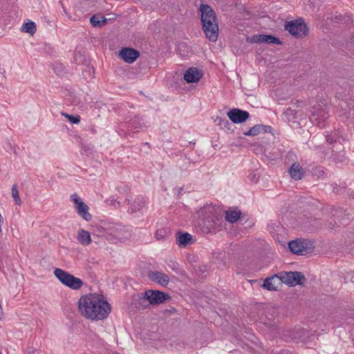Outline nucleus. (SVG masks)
<instances>
[{
  "label": "nucleus",
  "instance_id": "14",
  "mask_svg": "<svg viewBox=\"0 0 354 354\" xmlns=\"http://www.w3.org/2000/svg\"><path fill=\"white\" fill-rule=\"evenodd\" d=\"M147 276L151 281L164 287L167 286L169 282V277L162 272L149 271Z\"/></svg>",
  "mask_w": 354,
  "mask_h": 354
},
{
  "label": "nucleus",
  "instance_id": "8",
  "mask_svg": "<svg viewBox=\"0 0 354 354\" xmlns=\"http://www.w3.org/2000/svg\"><path fill=\"white\" fill-rule=\"evenodd\" d=\"M290 251L297 255H306L311 253L314 246L312 242L304 239H297L288 243Z\"/></svg>",
  "mask_w": 354,
  "mask_h": 354
},
{
  "label": "nucleus",
  "instance_id": "43",
  "mask_svg": "<svg viewBox=\"0 0 354 354\" xmlns=\"http://www.w3.org/2000/svg\"><path fill=\"white\" fill-rule=\"evenodd\" d=\"M292 351H287L286 353H280L279 354H292Z\"/></svg>",
  "mask_w": 354,
  "mask_h": 354
},
{
  "label": "nucleus",
  "instance_id": "7",
  "mask_svg": "<svg viewBox=\"0 0 354 354\" xmlns=\"http://www.w3.org/2000/svg\"><path fill=\"white\" fill-rule=\"evenodd\" d=\"M284 28L295 38L306 37L308 35L309 31L306 23L301 18L286 21L284 25Z\"/></svg>",
  "mask_w": 354,
  "mask_h": 354
},
{
  "label": "nucleus",
  "instance_id": "45",
  "mask_svg": "<svg viewBox=\"0 0 354 354\" xmlns=\"http://www.w3.org/2000/svg\"><path fill=\"white\" fill-rule=\"evenodd\" d=\"M350 196H353V198H354V191H352L350 194H349Z\"/></svg>",
  "mask_w": 354,
  "mask_h": 354
},
{
  "label": "nucleus",
  "instance_id": "11",
  "mask_svg": "<svg viewBox=\"0 0 354 354\" xmlns=\"http://www.w3.org/2000/svg\"><path fill=\"white\" fill-rule=\"evenodd\" d=\"M227 115L234 124L243 123L250 118V113L248 111L236 108L230 109L227 112Z\"/></svg>",
  "mask_w": 354,
  "mask_h": 354
},
{
  "label": "nucleus",
  "instance_id": "31",
  "mask_svg": "<svg viewBox=\"0 0 354 354\" xmlns=\"http://www.w3.org/2000/svg\"><path fill=\"white\" fill-rule=\"evenodd\" d=\"M332 158L335 163L343 162L345 160L344 153L333 151Z\"/></svg>",
  "mask_w": 354,
  "mask_h": 354
},
{
  "label": "nucleus",
  "instance_id": "23",
  "mask_svg": "<svg viewBox=\"0 0 354 354\" xmlns=\"http://www.w3.org/2000/svg\"><path fill=\"white\" fill-rule=\"evenodd\" d=\"M21 31L24 32H27L30 34L31 35H33L36 32V24L35 22L32 21H29L26 23H24L21 28Z\"/></svg>",
  "mask_w": 354,
  "mask_h": 354
},
{
  "label": "nucleus",
  "instance_id": "1",
  "mask_svg": "<svg viewBox=\"0 0 354 354\" xmlns=\"http://www.w3.org/2000/svg\"><path fill=\"white\" fill-rule=\"evenodd\" d=\"M78 308L84 317L92 320H102L111 310V305L95 294L82 296L78 301Z\"/></svg>",
  "mask_w": 354,
  "mask_h": 354
},
{
  "label": "nucleus",
  "instance_id": "29",
  "mask_svg": "<svg viewBox=\"0 0 354 354\" xmlns=\"http://www.w3.org/2000/svg\"><path fill=\"white\" fill-rule=\"evenodd\" d=\"M62 115L67 118L72 124H77L80 122V116L79 115H69L64 112H62Z\"/></svg>",
  "mask_w": 354,
  "mask_h": 354
},
{
  "label": "nucleus",
  "instance_id": "19",
  "mask_svg": "<svg viewBox=\"0 0 354 354\" xmlns=\"http://www.w3.org/2000/svg\"><path fill=\"white\" fill-rule=\"evenodd\" d=\"M77 239L83 245H88L91 243L90 233L84 230H80L78 231Z\"/></svg>",
  "mask_w": 354,
  "mask_h": 354
},
{
  "label": "nucleus",
  "instance_id": "28",
  "mask_svg": "<svg viewBox=\"0 0 354 354\" xmlns=\"http://www.w3.org/2000/svg\"><path fill=\"white\" fill-rule=\"evenodd\" d=\"M11 193L15 204L17 205H20L21 203V200L19 197V191L17 189V186L16 185H12L11 189Z\"/></svg>",
  "mask_w": 354,
  "mask_h": 354
},
{
  "label": "nucleus",
  "instance_id": "34",
  "mask_svg": "<svg viewBox=\"0 0 354 354\" xmlns=\"http://www.w3.org/2000/svg\"><path fill=\"white\" fill-rule=\"evenodd\" d=\"M328 117V115H326V113H323L321 115H318V118H316V120H317V125L322 128L324 127V122H325V120L327 119Z\"/></svg>",
  "mask_w": 354,
  "mask_h": 354
},
{
  "label": "nucleus",
  "instance_id": "24",
  "mask_svg": "<svg viewBox=\"0 0 354 354\" xmlns=\"http://www.w3.org/2000/svg\"><path fill=\"white\" fill-rule=\"evenodd\" d=\"M218 122V124L221 127V128L225 131H233L232 129V122H229L226 118H217L216 120Z\"/></svg>",
  "mask_w": 354,
  "mask_h": 354
},
{
  "label": "nucleus",
  "instance_id": "39",
  "mask_svg": "<svg viewBox=\"0 0 354 354\" xmlns=\"http://www.w3.org/2000/svg\"><path fill=\"white\" fill-rule=\"evenodd\" d=\"M155 237L157 240H162L164 239V235L162 233V230H158L155 233Z\"/></svg>",
  "mask_w": 354,
  "mask_h": 354
},
{
  "label": "nucleus",
  "instance_id": "50",
  "mask_svg": "<svg viewBox=\"0 0 354 354\" xmlns=\"http://www.w3.org/2000/svg\"><path fill=\"white\" fill-rule=\"evenodd\" d=\"M145 145H146V146H148V145H149V143H148V142H146V143H145Z\"/></svg>",
  "mask_w": 354,
  "mask_h": 354
},
{
  "label": "nucleus",
  "instance_id": "2",
  "mask_svg": "<svg viewBox=\"0 0 354 354\" xmlns=\"http://www.w3.org/2000/svg\"><path fill=\"white\" fill-rule=\"evenodd\" d=\"M199 220L198 226L206 234L216 233L221 230L223 214L218 207L212 205H205L198 212Z\"/></svg>",
  "mask_w": 354,
  "mask_h": 354
},
{
  "label": "nucleus",
  "instance_id": "21",
  "mask_svg": "<svg viewBox=\"0 0 354 354\" xmlns=\"http://www.w3.org/2000/svg\"><path fill=\"white\" fill-rule=\"evenodd\" d=\"M241 211L230 209L225 212V220L230 223H234L241 218Z\"/></svg>",
  "mask_w": 354,
  "mask_h": 354
},
{
  "label": "nucleus",
  "instance_id": "6",
  "mask_svg": "<svg viewBox=\"0 0 354 354\" xmlns=\"http://www.w3.org/2000/svg\"><path fill=\"white\" fill-rule=\"evenodd\" d=\"M54 274L62 284L71 289L79 290L83 286L82 279L61 268L55 269Z\"/></svg>",
  "mask_w": 354,
  "mask_h": 354
},
{
  "label": "nucleus",
  "instance_id": "17",
  "mask_svg": "<svg viewBox=\"0 0 354 354\" xmlns=\"http://www.w3.org/2000/svg\"><path fill=\"white\" fill-rule=\"evenodd\" d=\"M75 207L77 214L85 221H90L92 219V215L88 212V206L85 203H79Z\"/></svg>",
  "mask_w": 354,
  "mask_h": 354
},
{
  "label": "nucleus",
  "instance_id": "4",
  "mask_svg": "<svg viewBox=\"0 0 354 354\" xmlns=\"http://www.w3.org/2000/svg\"><path fill=\"white\" fill-rule=\"evenodd\" d=\"M326 212L330 216L332 221H328L326 225L330 230H335L337 227L341 225H346L353 218V212L352 209L330 206L326 208Z\"/></svg>",
  "mask_w": 354,
  "mask_h": 354
},
{
  "label": "nucleus",
  "instance_id": "15",
  "mask_svg": "<svg viewBox=\"0 0 354 354\" xmlns=\"http://www.w3.org/2000/svg\"><path fill=\"white\" fill-rule=\"evenodd\" d=\"M194 241L192 235L187 232L183 233L178 231L176 233V243L180 248H186L188 245L193 244Z\"/></svg>",
  "mask_w": 354,
  "mask_h": 354
},
{
  "label": "nucleus",
  "instance_id": "38",
  "mask_svg": "<svg viewBox=\"0 0 354 354\" xmlns=\"http://www.w3.org/2000/svg\"><path fill=\"white\" fill-rule=\"evenodd\" d=\"M248 178H250V180L252 182H257L259 179V176H257L254 172L250 171L248 176Z\"/></svg>",
  "mask_w": 354,
  "mask_h": 354
},
{
  "label": "nucleus",
  "instance_id": "22",
  "mask_svg": "<svg viewBox=\"0 0 354 354\" xmlns=\"http://www.w3.org/2000/svg\"><path fill=\"white\" fill-rule=\"evenodd\" d=\"M90 22L93 27L100 28L106 24L107 19L104 17H99L94 15L90 18Z\"/></svg>",
  "mask_w": 354,
  "mask_h": 354
},
{
  "label": "nucleus",
  "instance_id": "16",
  "mask_svg": "<svg viewBox=\"0 0 354 354\" xmlns=\"http://www.w3.org/2000/svg\"><path fill=\"white\" fill-rule=\"evenodd\" d=\"M289 174L292 179L299 180L304 176L305 171L297 162H295L289 169Z\"/></svg>",
  "mask_w": 354,
  "mask_h": 354
},
{
  "label": "nucleus",
  "instance_id": "12",
  "mask_svg": "<svg viewBox=\"0 0 354 354\" xmlns=\"http://www.w3.org/2000/svg\"><path fill=\"white\" fill-rule=\"evenodd\" d=\"M119 55L126 63L131 64L140 57V54L136 49L125 47L120 50Z\"/></svg>",
  "mask_w": 354,
  "mask_h": 354
},
{
  "label": "nucleus",
  "instance_id": "33",
  "mask_svg": "<svg viewBox=\"0 0 354 354\" xmlns=\"http://www.w3.org/2000/svg\"><path fill=\"white\" fill-rule=\"evenodd\" d=\"M297 157L296 156V154L295 153H293L292 151H289L288 152L286 156V158H285V162L286 163H289L290 162H297Z\"/></svg>",
  "mask_w": 354,
  "mask_h": 354
},
{
  "label": "nucleus",
  "instance_id": "13",
  "mask_svg": "<svg viewBox=\"0 0 354 354\" xmlns=\"http://www.w3.org/2000/svg\"><path fill=\"white\" fill-rule=\"evenodd\" d=\"M203 75L201 69L196 67H190L184 73V80L187 83H197Z\"/></svg>",
  "mask_w": 354,
  "mask_h": 354
},
{
  "label": "nucleus",
  "instance_id": "26",
  "mask_svg": "<svg viewBox=\"0 0 354 354\" xmlns=\"http://www.w3.org/2000/svg\"><path fill=\"white\" fill-rule=\"evenodd\" d=\"M261 124H256L254 127H251L248 131L245 132L243 134L247 136H254L259 134L261 132Z\"/></svg>",
  "mask_w": 354,
  "mask_h": 354
},
{
  "label": "nucleus",
  "instance_id": "25",
  "mask_svg": "<svg viewBox=\"0 0 354 354\" xmlns=\"http://www.w3.org/2000/svg\"><path fill=\"white\" fill-rule=\"evenodd\" d=\"M168 267L177 274L183 275L184 270L180 267V264L175 261L169 260L167 262Z\"/></svg>",
  "mask_w": 354,
  "mask_h": 354
},
{
  "label": "nucleus",
  "instance_id": "10",
  "mask_svg": "<svg viewBox=\"0 0 354 354\" xmlns=\"http://www.w3.org/2000/svg\"><path fill=\"white\" fill-rule=\"evenodd\" d=\"M247 41L252 44L266 43L268 44H282V41L272 35H256L252 37H248Z\"/></svg>",
  "mask_w": 354,
  "mask_h": 354
},
{
  "label": "nucleus",
  "instance_id": "49",
  "mask_svg": "<svg viewBox=\"0 0 354 354\" xmlns=\"http://www.w3.org/2000/svg\"><path fill=\"white\" fill-rule=\"evenodd\" d=\"M78 54H79V53H76V54H75V58L76 59H77V57Z\"/></svg>",
  "mask_w": 354,
  "mask_h": 354
},
{
  "label": "nucleus",
  "instance_id": "27",
  "mask_svg": "<svg viewBox=\"0 0 354 354\" xmlns=\"http://www.w3.org/2000/svg\"><path fill=\"white\" fill-rule=\"evenodd\" d=\"M269 279H272V283L274 284V290H277L279 286H281L282 283V276H280V272L274 274L273 276L269 277Z\"/></svg>",
  "mask_w": 354,
  "mask_h": 354
},
{
  "label": "nucleus",
  "instance_id": "36",
  "mask_svg": "<svg viewBox=\"0 0 354 354\" xmlns=\"http://www.w3.org/2000/svg\"><path fill=\"white\" fill-rule=\"evenodd\" d=\"M71 199L74 203L75 205H77L79 203H82V201L77 194H73L71 195Z\"/></svg>",
  "mask_w": 354,
  "mask_h": 354
},
{
  "label": "nucleus",
  "instance_id": "44",
  "mask_svg": "<svg viewBox=\"0 0 354 354\" xmlns=\"http://www.w3.org/2000/svg\"><path fill=\"white\" fill-rule=\"evenodd\" d=\"M333 192H335V193H338V188L337 187H334Z\"/></svg>",
  "mask_w": 354,
  "mask_h": 354
},
{
  "label": "nucleus",
  "instance_id": "30",
  "mask_svg": "<svg viewBox=\"0 0 354 354\" xmlns=\"http://www.w3.org/2000/svg\"><path fill=\"white\" fill-rule=\"evenodd\" d=\"M311 173L313 176L320 178L325 174L324 168L322 166H316L312 169Z\"/></svg>",
  "mask_w": 354,
  "mask_h": 354
},
{
  "label": "nucleus",
  "instance_id": "20",
  "mask_svg": "<svg viewBox=\"0 0 354 354\" xmlns=\"http://www.w3.org/2000/svg\"><path fill=\"white\" fill-rule=\"evenodd\" d=\"M127 127L129 130L133 131H138L139 129H142V124L140 122V118L135 116L133 118L129 120L127 122Z\"/></svg>",
  "mask_w": 354,
  "mask_h": 354
},
{
  "label": "nucleus",
  "instance_id": "46",
  "mask_svg": "<svg viewBox=\"0 0 354 354\" xmlns=\"http://www.w3.org/2000/svg\"><path fill=\"white\" fill-rule=\"evenodd\" d=\"M176 311V309L174 308H171L170 310H169V312L172 313V312H175Z\"/></svg>",
  "mask_w": 354,
  "mask_h": 354
},
{
  "label": "nucleus",
  "instance_id": "35",
  "mask_svg": "<svg viewBox=\"0 0 354 354\" xmlns=\"http://www.w3.org/2000/svg\"><path fill=\"white\" fill-rule=\"evenodd\" d=\"M325 138L327 142H328L330 145L335 143L337 140L336 135L331 134L329 132L326 133Z\"/></svg>",
  "mask_w": 354,
  "mask_h": 354
},
{
  "label": "nucleus",
  "instance_id": "9",
  "mask_svg": "<svg viewBox=\"0 0 354 354\" xmlns=\"http://www.w3.org/2000/svg\"><path fill=\"white\" fill-rule=\"evenodd\" d=\"M280 276H282V282L290 287L303 285L306 281L304 274L297 271L281 272Z\"/></svg>",
  "mask_w": 354,
  "mask_h": 354
},
{
  "label": "nucleus",
  "instance_id": "18",
  "mask_svg": "<svg viewBox=\"0 0 354 354\" xmlns=\"http://www.w3.org/2000/svg\"><path fill=\"white\" fill-rule=\"evenodd\" d=\"M126 201H127V203L129 205H131V207L130 208L131 213H135V212H137L141 210L142 208L145 205V198L141 196L136 197L134 199L133 203H131V200L129 198H127Z\"/></svg>",
  "mask_w": 354,
  "mask_h": 354
},
{
  "label": "nucleus",
  "instance_id": "48",
  "mask_svg": "<svg viewBox=\"0 0 354 354\" xmlns=\"http://www.w3.org/2000/svg\"><path fill=\"white\" fill-rule=\"evenodd\" d=\"M124 189H125L127 191L129 190V187H124Z\"/></svg>",
  "mask_w": 354,
  "mask_h": 354
},
{
  "label": "nucleus",
  "instance_id": "32",
  "mask_svg": "<svg viewBox=\"0 0 354 354\" xmlns=\"http://www.w3.org/2000/svg\"><path fill=\"white\" fill-rule=\"evenodd\" d=\"M272 279H269V277L266 278L263 281L262 287L268 290H274V284L272 283Z\"/></svg>",
  "mask_w": 354,
  "mask_h": 354
},
{
  "label": "nucleus",
  "instance_id": "41",
  "mask_svg": "<svg viewBox=\"0 0 354 354\" xmlns=\"http://www.w3.org/2000/svg\"><path fill=\"white\" fill-rule=\"evenodd\" d=\"M35 351V349H33L32 348H28L27 353L28 354H33Z\"/></svg>",
  "mask_w": 354,
  "mask_h": 354
},
{
  "label": "nucleus",
  "instance_id": "3",
  "mask_svg": "<svg viewBox=\"0 0 354 354\" xmlns=\"http://www.w3.org/2000/svg\"><path fill=\"white\" fill-rule=\"evenodd\" d=\"M200 12L203 30L205 37L212 42L216 41L219 28L216 12L207 4H201Z\"/></svg>",
  "mask_w": 354,
  "mask_h": 354
},
{
  "label": "nucleus",
  "instance_id": "5",
  "mask_svg": "<svg viewBox=\"0 0 354 354\" xmlns=\"http://www.w3.org/2000/svg\"><path fill=\"white\" fill-rule=\"evenodd\" d=\"M171 299L169 295L160 290H147L141 296L138 295V305L142 308L147 307L144 303L148 301L149 304L158 305Z\"/></svg>",
  "mask_w": 354,
  "mask_h": 354
},
{
  "label": "nucleus",
  "instance_id": "42",
  "mask_svg": "<svg viewBox=\"0 0 354 354\" xmlns=\"http://www.w3.org/2000/svg\"><path fill=\"white\" fill-rule=\"evenodd\" d=\"M59 4L61 5V6L63 8V11H64V12H66V9H65V8H64V4H63L62 1H59Z\"/></svg>",
  "mask_w": 354,
  "mask_h": 354
},
{
  "label": "nucleus",
  "instance_id": "47",
  "mask_svg": "<svg viewBox=\"0 0 354 354\" xmlns=\"http://www.w3.org/2000/svg\"><path fill=\"white\" fill-rule=\"evenodd\" d=\"M91 131H92V133H95V129H93Z\"/></svg>",
  "mask_w": 354,
  "mask_h": 354
},
{
  "label": "nucleus",
  "instance_id": "40",
  "mask_svg": "<svg viewBox=\"0 0 354 354\" xmlns=\"http://www.w3.org/2000/svg\"><path fill=\"white\" fill-rule=\"evenodd\" d=\"M3 309H2V306L0 304V320L3 319Z\"/></svg>",
  "mask_w": 354,
  "mask_h": 354
},
{
  "label": "nucleus",
  "instance_id": "37",
  "mask_svg": "<svg viewBox=\"0 0 354 354\" xmlns=\"http://www.w3.org/2000/svg\"><path fill=\"white\" fill-rule=\"evenodd\" d=\"M261 132H263V133H271L273 128L271 127V126H268V125H263V124H261Z\"/></svg>",
  "mask_w": 354,
  "mask_h": 354
}]
</instances>
